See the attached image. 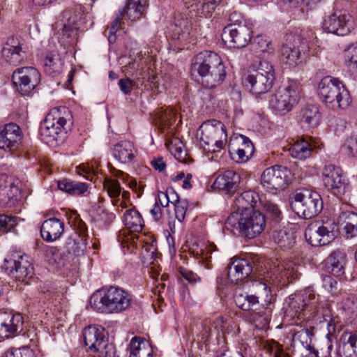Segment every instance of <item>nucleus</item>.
Here are the masks:
<instances>
[{"label": "nucleus", "instance_id": "nucleus-50", "mask_svg": "<svg viewBox=\"0 0 357 357\" xmlns=\"http://www.w3.org/2000/svg\"><path fill=\"white\" fill-rule=\"evenodd\" d=\"M145 7V5H142L132 0H128L123 12L130 20L134 21L142 16Z\"/></svg>", "mask_w": 357, "mask_h": 357}, {"label": "nucleus", "instance_id": "nucleus-2", "mask_svg": "<svg viewBox=\"0 0 357 357\" xmlns=\"http://www.w3.org/2000/svg\"><path fill=\"white\" fill-rule=\"evenodd\" d=\"M132 303L131 295L123 289L110 287L92 294L90 305L100 312L118 314L128 309Z\"/></svg>", "mask_w": 357, "mask_h": 357}, {"label": "nucleus", "instance_id": "nucleus-41", "mask_svg": "<svg viewBox=\"0 0 357 357\" xmlns=\"http://www.w3.org/2000/svg\"><path fill=\"white\" fill-rule=\"evenodd\" d=\"M318 228L322 238V244L324 245L333 241L337 235V225L333 220L318 222Z\"/></svg>", "mask_w": 357, "mask_h": 357}, {"label": "nucleus", "instance_id": "nucleus-29", "mask_svg": "<svg viewBox=\"0 0 357 357\" xmlns=\"http://www.w3.org/2000/svg\"><path fill=\"white\" fill-rule=\"evenodd\" d=\"M63 231L64 223L56 218H51L45 220L40 227L41 237L48 243L58 240Z\"/></svg>", "mask_w": 357, "mask_h": 357}, {"label": "nucleus", "instance_id": "nucleus-4", "mask_svg": "<svg viewBox=\"0 0 357 357\" xmlns=\"http://www.w3.org/2000/svg\"><path fill=\"white\" fill-rule=\"evenodd\" d=\"M318 94L321 100L333 110L345 109L351 102L349 91L337 78L324 77L319 84Z\"/></svg>", "mask_w": 357, "mask_h": 357}, {"label": "nucleus", "instance_id": "nucleus-24", "mask_svg": "<svg viewBox=\"0 0 357 357\" xmlns=\"http://www.w3.org/2000/svg\"><path fill=\"white\" fill-rule=\"evenodd\" d=\"M22 139V132L19 126L10 123L0 128V149L5 151L16 150Z\"/></svg>", "mask_w": 357, "mask_h": 357}, {"label": "nucleus", "instance_id": "nucleus-18", "mask_svg": "<svg viewBox=\"0 0 357 357\" xmlns=\"http://www.w3.org/2000/svg\"><path fill=\"white\" fill-rule=\"evenodd\" d=\"M322 27L327 33L346 36L352 29L351 16L347 10H336L324 20Z\"/></svg>", "mask_w": 357, "mask_h": 357}, {"label": "nucleus", "instance_id": "nucleus-8", "mask_svg": "<svg viewBox=\"0 0 357 357\" xmlns=\"http://www.w3.org/2000/svg\"><path fill=\"white\" fill-rule=\"evenodd\" d=\"M200 144L202 148L212 153L224 149L227 142L226 128L220 121L213 119L204 122L199 128Z\"/></svg>", "mask_w": 357, "mask_h": 357}, {"label": "nucleus", "instance_id": "nucleus-46", "mask_svg": "<svg viewBox=\"0 0 357 357\" xmlns=\"http://www.w3.org/2000/svg\"><path fill=\"white\" fill-rule=\"evenodd\" d=\"M165 145L176 160L181 162H186L187 153L184 149L183 142L179 138L173 137L170 139H167Z\"/></svg>", "mask_w": 357, "mask_h": 357}, {"label": "nucleus", "instance_id": "nucleus-5", "mask_svg": "<svg viewBox=\"0 0 357 357\" xmlns=\"http://www.w3.org/2000/svg\"><path fill=\"white\" fill-rule=\"evenodd\" d=\"M72 119L71 112L68 107L52 109L41 126V135L47 143L61 141V135L65 133L66 126L68 123L72 124Z\"/></svg>", "mask_w": 357, "mask_h": 357}, {"label": "nucleus", "instance_id": "nucleus-6", "mask_svg": "<svg viewBox=\"0 0 357 357\" xmlns=\"http://www.w3.org/2000/svg\"><path fill=\"white\" fill-rule=\"evenodd\" d=\"M308 312H310L308 317L312 318L316 322L327 324V337L333 335L341 327L340 317L333 314L332 310L326 303H318L317 299L312 301ZM333 348L332 341L331 338L328 337L326 347L320 349L321 357L331 356Z\"/></svg>", "mask_w": 357, "mask_h": 357}, {"label": "nucleus", "instance_id": "nucleus-48", "mask_svg": "<svg viewBox=\"0 0 357 357\" xmlns=\"http://www.w3.org/2000/svg\"><path fill=\"white\" fill-rule=\"evenodd\" d=\"M273 238L278 246L283 248H290L295 243L294 234L286 229L274 231Z\"/></svg>", "mask_w": 357, "mask_h": 357}, {"label": "nucleus", "instance_id": "nucleus-39", "mask_svg": "<svg viewBox=\"0 0 357 357\" xmlns=\"http://www.w3.org/2000/svg\"><path fill=\"white\" fill-rule=\"evenodd\" d=\"M176 119V112L170 107L160 108L155 112L153 117L155 124L162 132L169 128L175 122Z\"/></svg>", "mask_w": 357, "mask_h": 357}, {"label": "nucleus", "instance_id": "nucleus-9", "mask_svg": "<svg viewBox=\"0 0 357 357\" xmlns=\"http://www.w3.org/2000/svg\"><path fill=\"white\" fill-rule=\"evenodd\" d=\"M271 288L266 282L255 280L252 282L250 292L236 294L234 301L238 307L244 311H254L261 300L266 305L273 302Z\"/></svg>", "mask_w": 357, "mask_h": 357}, {"label": "nucleus", "instance_id": "nucleus-53", "mask_svg": "<svg viewBox=\"0 0 357 357\" xmlns=\"http://www.w3.org/2000/svg\"><path fill=\"white\" fill-rule=\"evenodd\" d=\"M261 357H291L289 352L284 351L277 344L266 346L261 354Z\"/></svg>", "mask_w": 357, "mask_h": 357}, {"label": "nucleus", "instance_id": "nucleus-10", "mask_svg": "<svg viewBox=\"0 0 357 357\" xmlns=\"http://www.w3.org/2000/svg\"><path fill=\"white\" fill-rule=\"evenodd\" d=\"M275 78L273 66L266 61L259 62L257 69L249 71L245 77L246 86L255 95L268 92Z\"/></svg>", "mask_w": 357, "mask_h": 357}, {"label": "nucleus", "instance_id": "nucleus-36", "mask_svg": "<svg viewBox=\"0 0 357 357\" xmlns=\"http://www.w3.org/2000/svg\"><path fill=\"white\" fill-rule=\"evenodd\" d=\"M258 200L259 195L255 192L251 190L243 192L235 200L236 212L255 211L254 208L257 206Z\"/></svg>", "mask_w": 357, "mask_h": 357}, {"label": "nucleus", "instance_id": "nucleus-59", "mask_svg": "<svg viewBox=\"0 0 357 357\" xmlns=\"http://www.w3.org/2000/svg\"><path fill=\"white\" fill-rule=\"evenodd\" d=\"M16 225V218L4 214L0 215V229L3 232L12 231Z\"/></svg>", "mask_w": 357, "mask_h": 357}, {"label": "nucleus", "instance_id": "nucleus-7", "mask_svg": "<svg viewBox=\"0 0 357 357\" xmlns=\"http://www.w3.org/2000/svg\"><path fill=\"white\" fill-rule=\"evenodd\" d=\"M292 209L305 219L317 215L323 208V202L319 194L307 188L296 190L291 202Z\"/></svg>", "mask_w": 357, "mask_h": 357}, {"label": "nucleus", "instance_id": "nucleus-11", "mask_svg": "<svg viewBox=\"0 0 357 357\" xmlns=\"http://www.w3.org/2000/svg\"><path fill=\"white\" fill-rule=\"evenodd\" d=\"M301 91V86L296 82L280 88L271 100V107L281 114L288 113L298 102Z\"/></svg>", "mask_w": 357, "mask_h": 357}, {"label": "nucleus", "instance_id": "nucleus-43", "mask_svg": "<svg viewBox=\"0 0 357 357\" xmlns=\"http://www.w3.org/2000/svg\"><path fill=\"white\" fill-rule=\"evenodd\" d=\"M215 248L214 244L202 243L197 246V248L193 250V253L199 259V263H202L206 268H211L212 267L211 255Z\"/></svg>", "mask_w": 357, "mask_h": 357}, {"label": "nucleus", "instance_id": "nucleus-12", "mask_svg": "<svg viewBox=\"0 0 357 357\" xmlns=\"http://www.w3.org/2000/svg\"><path fill=\"white\" fill-rule=\"evenodd\" d=\"M252 38V27L242 22L229 24L222 33V41L232 48L246 47L250 43Z\"/></svg>", "mask_w": 357, "mask_h": 357}, {"label": "nucleus", "instance_id": "nucleus-22", "mask_svg": "<svg viewBox=\"0 0 357 357\" xmlns=\"http://www.w3.org/2000/svg\"><path fill=\"white\" fill-rule=\"evenodd\" d=\"M84 344L89 349L100 353V357H107L108 351L111 346L107 344V340L102 331L96 326H89L83 331Z\"/></svg>", "mask_w": 357, "mask_h": 357}, {"label": "nucleus", "instance_id": "nucleus-45", "mask_svg": "<svg viewBox=\"0 0 357 357\" xmlns=\"http://www.w3.org/2000/svg\"><path fill=\"white\" fill-rule=\"evenodd\" d=\"M77 236L74 239V243L75 245L74 252H76L77 255H80L84 253L86 250L89 236L87 227L81 220L77 225Z\"/></svg>", "mask_w": 357, "mask_h": 357}, {"label": "nucleus", "instance_id": "nucleus-20", "mask_svg": "<svg viewBox=\"0 0 357 357\" xmlns=\"http://www.w3.org/2000/svg\"><path fill=\"white\" fill-rule=\"evenodd\" d=\"M316 299V295L310 289L305 290L303 293L291 295L288 299V307L286 313L291 317H296L298 319L305 316L309 310L310 303Z\"/></svg>", "mask_w": 357, "mask_h": 357}, {"label": "nucleus", "instance_id": "nucleus-13", "mask_svg": "<svg viewBox=\"0 0 357 357\" xmlns=\"http://www.w3.org/2000/svg\"><path fill=\"white\" fill-rule=\"evenodd\" d=\"M298 266L291 261H277L266 273L264 279L269 283L282 286L298 279L301 275Z\"/></svg>", "mask_w": 357, "mask_h": 357}, {"label": "nucleus", "instance_id": "nucleus-56", "mask_svg": "<svg viewBox=\"0 0 357 357\" xmlns=\"http://www.w3.org/2000/svg\"><path fill=\"white\" fill-rule=\"evenodd\" d=\"M342 308L349 313L357 312V296L344 293L342 301Z\"/></svg>", "mask_w": 357, "mask_h": 357}, {"label": "nucleus", "instance_id": "nucleus-54", "mask_svg": "<svg viewBox=\"0 0 357 357\" xmlns=\"http://www.w3.org/2000/svg\"><path fill=\"white\" fill-rule=\"evenodd\" d=\"M4 357H36L35 352L29 347L10 348L5 352Z\"/></svg>", "mask_w": 357, "mask_h": 357}, {"label": "nucleus", "instance_id": "nucleus-1", "mask_svg": "<svg viewBox=\"0 0 357 357\" xmlns=\"http://www.w3.org/2000/svg\"><path fill=\"white\" fill-rule=\"evenodd\" d=\"M192 70L201 77L206 88L220 85L226 76L225 66L221 57L215 52L205 51L197 54L192 63Z\"/></svg>", "mask_w": 357, "mask_h": 357}, {"label": "nucleus", "instance_id": "nucleus-25", "mask_svg": "<svg viewBox=\"0 0 357 357\" xmlns=\"http://www.w3.org/2000/svg\"><path fill=\"white\" fill-rule=\"evenodd\" d=\"M172 38L176 41V45L180 50L188 49L189 45L195 40L192 26L186 20L176 23L172 29Z\"/></svg>", "mask_w": 357, "mask_h": 357}, {"label": "nucleus", "instance_id": "nucleus-16", "mask_svg": "<svg viewBox=\"0 0 357 357\" xmlns=\"http://www.w3.org/2000/svg\"><path fill=\"white\" fill-rule=\"evenodd\" d=\"M307 41L300 35L287 34L286 43L281 50V59L284 63L289 67L296 66L300 61L301 51Z\"/></svg>", "mask_w": 357, "mask_h": 357}, {"label": "nucleus", "instance_id": "nucleus-19", "mask_svg": "<svg viewBox=\"0 0 357 357\" xmlns=\"http://www.w3.org/2000/svg\"><path fill=\"white\" fill-rule=\"evenodd\" d=\"M229 153L231 158L238 163L248 161L255 151L254 145L245 135L234 134L228 144Z\"/></svg>", "mask_w": 357, "mask_h": 357}, {"label": "nucleus", "instance_id": "nucleus-47", "mask_svg": "<svg viewBox=\"0 0 357 357\" xmlns=\"http://www.w3.org/2000/svg\"><path fill=\"white\" fill-rule=\"evenodd\" d=\"M165 145L176 160L181 162H186L187 153L184 149L183 142L179 138L173 137L170 139H167Z\"/></svg>", "mask_w": 357, "mask_h": 357}, {"label": "nucleus", "instance_id": "nucleus-17", "mask_svg": "<svg viewBox=\"0 0 357 357\" xmlns=\"http://www.w3.org/2000/svg\"><path fill=\"white\" fill-rule=\"evenodd\" d=\"M3 267L9 275L19 281H24L33 274V267L29 257L19 253L6 258Z\"/></svg>", "mask_w": 357, "mask_h": 357}, {"label": "nucleus", "instance_id": "nucleus-42", "mask_svg": "<svg viewBox=\"0 0 357 357\" xmlns=\"http://www.w3.org/2000/svg\"><path fill=\"white\" fill-rule=\"evenodd\" d=\"M123 222L126 227L134 232L140 231L144 227V220L142 215L134 208L125 211Z\"/></svg>", "mask_w": 357, "mask_h": 357}, {"label": "nucleus", "instance_id": "nucleus-44", "mask_svg": "<svg viewBox=\"0 0 357 357\" xmlns=\"http://www.w3.org/2000/svg\"><path fill=\"white\" fill-rule=\"evenodd\" d=\"M58 188L71 195L76 196L84 194L87 190L88 185L85 183L63 179L58 181Z\"/></svg>", "mask_w": 357, "mask_h": 357}, {"label": "nucleus", "instance_id": "nucleus-40", "mask_svg": "<svg viewBox=\"0 0 357 357\" xmlns=\"http://www.w3.org/2000/svg\"><path fill=\"white\" fill-rule=\"evenodd\" d=\"M314 147L310 142L302 139L294 142L289 149V151L294 158L305 160L310 157Z\"/></svg>", "mask_w": 357, "mask_h": 357}, {"label": "nucleus", "instance_id": "nucleus-64", "mask_svg": "<svg viewBox=\"0 0 357 357\" xmlns=\"http://www.w3.org/2000/svg\"><path fill=\"white\" fill-rule=\"evenodd\" d=\"M337 282L330 275L323 277V287L328 292L334 294L337 289Z\"/></svg>", "mask_w": 357, "mask_h": 357}, {"label": "nucleus", "instance_id": "nucleus-38", "mask_svg": "<svg viewBox=\"0 0 357 357\" xmlns=\"http://www.w3.org/2000/svg\"><path fill=\"white\" fill-rule=\"evenodd\" d=\"M338 224L343 227L348 237L357 236V213L351 211L342 212L337 218Z\"/></svg>", "mask_w": 357, "mask_h": 357}, {"label": "nucleus", "instance_id": "nucleus-3", "mask_svg": "<svg viewBox=\"0 0 357 357\" xmlns=\"http://www.w3.org/2000/svg\"><path fill=\"white\" fill-rule=\"evenodd\" d=\"M265 227V216L257 211L233 212L225 222L227 230L250 239L261 234Z\"/></svg>", "mask_w": 357, "mask_h": 357}, {"label": "nucleus", "instance_id": "nucleus-31", "mask_svg": "<svg viewBox=\"0 0 357 357\" xmlns=\"http://www.w3.org/2000/svg\"><path fill=\"white\" fill-rule=\"evenodd\" d=\"M222 0H183V3L190 13L195 15L207 17L215 9V5Z\"/></svg>", "mask_w": 357, "mask_h": 357}, {"label": "nucleus", "instance_id": "nucleus-58", "mask_svg": "<svg viewBox=\"0 0 357 357\" xmlns=\"http://www.w3.org/2000/svg\"><path fill=\"white\" fill-rule=\"evenodd\" d=\"M320 0H280L281 3L288 6L290 8H301V10L311 7L313 4L319 2Z\"/></svg>", "mask_w": 357, "mask_h": 357}, {"label": "nucleus", "instance_id": "nucleus-61", "mask_svg": "<svg viewBox=\"0 0 357 357\" xmlns=\"http://www.w3.org/2000/svg\"><path fill=\"white\" fill-rule=\"evenodd\" d=\"M264 208L266 213L270 215L273 219L277 220L280 217V210L278 205L274 202L267 200L264 203Z\"/></svg>", "mask_w": 357, "mask_h": 357}, {"label": "nucleus", "instance_id": "nucleus-51", "mask_svg": "<svg viewBox=\"0 0 357 357\" xmlns=\"http://www.w3.org/2000/svg\"><path fill=\"white\" fill-rule=\"evenodd\" d=\"M103 185L109 196L112 199L114 204H117L119 201V197L121 193V188L119 181L112 178H106Z\"/></svg>", "mask_w": 357, "mask_h": 357}, {"label": "nucleus", "instance_id": "nucleus-30", "mask_svg": "<svg viewBox=\"0 0 357 357\" xmlns=\"http://www.w3.org/2000/svg\"><path fill=\"white\" fill-rule=\"evenodd\" d=\"M137 153L133 142L122 140L116 143L113 148V155L120 162L126 164L133 161Z\"/></svg>", "mask_w": 357, "mask_h": 357}, {"label": "nucleus", "instance_id": "nucleus-26", "mask_svg": "<svg viewBox=\"0 0 357 357\" xmlns=\"http://www.w3.org/2000/svg\"><path fill=\"white\" fill-rule=\"evenodd\" d=\"M241 176L234 170L228 169L218 176L212 187L225 194L235 192L240 185Z\"/></svg>", "mask_w": 357, "mask_h": 357}, {"label": "nucleus", "instance_id": "nucleus-15", "mask_svg": "<svg viewBox=\"0 0 357 357\" xmlns=\"http://www.w3.org/2000/svg\"><path fill=\"white\" fill-rule=\"evenodd\" d=\"M12 79L18 92L22 96H26L39 84L40 74L33 67L18 68L13 71Z\"/></svg>", "mask_w": 357, "mask_h": 357}, {"label": "nucleus", "instance_id": "nucleus-57", "mask_svg": "<svg viewBox=\"0 0 357 357\" xmlns=\"http://www.w3.org/2000/svg\"><path fill=\"white\" fill-rule=\"evenodd\" d=\"M342 151L349 157L357 158V135H352L346 139Z\"/></svg>", "mask_w": 357, "mask_h": 357}, {"label": "nucleus", "instance_id": "nucleus-28", "mask_svg": "<svg viewBox=\"0 0 357 357\" xmlns=\"http://www.w3.org/2000/svg\"><path fill=\"white\" fill-rule=\"evenodd\" d=\"M252 271V264L248 260L234 258L228 266V278L231 283L238 284L247 278Z\"/></svg>", "mask_w": 357, "mask_h": 357}, {"label": "nucleus", "instance_id": "nucleus-14", "mask_svg": "<svg viewBox=\"0 0 357 357\" xmlns=\"http://www.w3.org/2000/svg\"><path fill=\"white\" fill-rule=\"evenodd\" d=\"M261 183L264 188L272 192L283 190L290 183V172L280 165L266 168L261 174Z\"/></svg>", "mask_w": 357, "mask_h": 357}, {"label": "nucleus", "instance_id": "nucleus-34", "mask_svg": "<svg viewBox=\"0 0 357 357\" xmlns=\"http://www.w3.org/2000/svg\"><path fill=\"white\" fill-rule=\"evenodd\" d=\"M345 255L340 251L333 252L325 259V266L328 273L335 277L344 273V265Z\"/></svg>", "mask_w": 357, "mask_h": 357}, {"label": "nucleus", "instance_id": "nucleus-62", "mask_svg": "<svg viewBox=\"0 0 357 357\" xmlns=\"http://www.w3.org/2000/svg\"><path fill=\"white\" fill-rule=\"evenodd\" d=\"M255 43L260 52H266L271 49V43L267 36H257L255 39Z\"/></svg>", "mask_w": 357, "mask_h": 357}, {"label": "nucleus", "instance_id": "nucleus-55", "mask_svg": "<svg viewBox=\"0 0 357 357\" xmlns=\"http://www.w3.org/2000/svg\"><path fill=\"white\" fill-rule=\"evenodd\" d=\"M345 63L348 65H353L357 69V42L347 46L344 51Z\"/></svg>", "mask_w": 357, "mask_h": 357}, {"label": "nucleus", "instance_id": "nucleus-32", "mask_svg": "<svg viewBox=\"0 0 357 357\" xmlns=\"http://www.w3.org/2000/svg\"><path fill=\"white\" fill-rule=\"evenodd\" d=\"M292 333L291 345L298 347L301 345L308 350L311 354H314L316 357H319V351L311 344L313 333L307 328H302L298 331H291Z\"/></svg>", "mask_w": 357, "mask_h": 357}, {"label": "nucleus", "instance_id": "nucleus-21", "mask_svg": "<svg viewBox=\"0 0 357 357\" xmlns=\"http://www.w3.org/2000/svg\"><path fill=\"white\" fill-rule=\"evenodd\" d=\"M24 319L20 314L0 311V338H8L21 333L24 329Z\"/></svg>", "mask_w": 357, "mask_h": 357}, {"label": "nucleus", "instance_id": "nucleus-52", "mask_svg": "<svg viewBox=\"0 0 357 357\" xmlns=\"http://www.w3.org/2000/svg\"><path fill=\"white\" fill-rule=\"evenodd\" d=\"M43 63L45 71L50 74L59 72L61 66L59 56L54 52L47 54L43 61Z\"/></svg>", "mask_w": 357, "mask_h": 357}, {"label": "nucleus", "instance_id": "nucleus-37", "mask_svg": "<svg viewBox=\"0 0 357 357\" xmlns=\"http://www.w3.org/2000/svg\"><path fill=\"white\" fill-rule=\"evenodd\" d=\"M130 357H152L153 349L146 340L134 337L130 342Z\"/></svg>", "mask_w": 357, "mask_h": 357}, {"label": "nucleus", "instance_id": "nucleus-63", "mask_svg": "<svg viewBox=\"0 0 357 357\" xmlns=\"http://www.w3.org/2000/svg\"><path fill=\"white\" fill-rule=\"evenodd\" d=\"M187 210V202L185 200L183 201L176 206H174L175 218L178 220L179 222H181L185 217Z\"/></svg>", "mask_w": 357, "mask_h": 357}, {"label": "nucleus", "instance_id": "nucleus-33", "mask_svg": "<svg viewBox=\"0 0 357 357\" xmlns=\"http://www.w3.org/2000/svg\"><path fill=\"white\" fill-rule=\"evenodd\" d=\"M321 114L319 108L314 105H307L299 112V121L309 128L317 127L321 121Z\"/></svg>", "mask_w": 357, "mask_h": 357}, {"label": "nucleus", "instance_id": "nucleus-60", "mask_svg": "<svg viewBox=\"0 0 357 357\" xmlns=\"http://www.w3.org/2000/svg\"><path fill=\"white\" fill-rule=\"evenodd\" d=\"M150 86L154 93H160L165 89L164 79L158 75L149 77Z\"/></svg>", "mask_w": 357, "mask_h": 357}, {"label": "nucleus", "instance_id": "nucleus-35", "mask_svg": "<svg viewBox=\"0 0 357 357\" xmlns=\"http://www.w3.org/2000/svg\"><path fill=\"white\" fill-rule=\"evenodd\" d=\"M341 340L342 344H339L334 352L335 357H357L356 355L355 334L344 333Z\"/></svg>", "mask_w": 357, "mask_h": 357}, {"label": "nucleus", "instance_id": "nucleus-49", "mask_svg": "<svg viewBox=\"0 0 357 357\" xmlns=\"http://www.w3.org/2000/svg\"><path fill=\"white\" fill-rule=\"evenodd\" d=\"M306 241L312 246H322V238L319 231L318 222L310 224L305 231Z\"/></svg>", "mask_w": 357, "mask_h": 357}, {"label": "nucleus", "instance_id": "nucleus-27", "mask_svg": "<svg viewBox=\"0 0 357 357\" xmlns=\"http://www.w3.org/2000/svg\"><path fill=\"white\" fill-rule=\"evenodd\" d=\"M3 59L12 66L20 64L26 56L20 43L14 38H9L1 50Z\"/></svg>", "mask_w": 357, "mask_h": 357}, {"label": "nucleus", "instance_id": "nucleus-23", "mask_svg": "<svg viewBox=\"0 0 357 357\" xmlns=\"http://www.w3.org/2000/svg\"><path fill=\"white\" fill-rule=\"evenodd\" d=\"M322 181L325 187L334 195L344 190L346 179L342 170L334 165L329 164L324 167Z\"/></svg>", "mask_w": 357, "mask_h": 357}]
</instances>
